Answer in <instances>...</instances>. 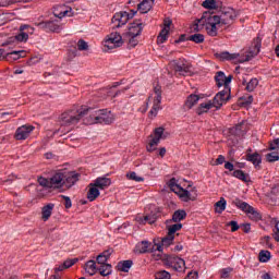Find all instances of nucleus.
<instances>
[{"instance_id":"f257e3e1","label":"nucleus","mask_w":279,"mask_h":279,"mask_svg":"<svg viewBox=\"0 0 279 279\" xmlns=\"http://www.w3.org/2000/svg\"><path fill=\"white\" fill-rule=\"evenodd\" d=\"M234 19H236V11L231 8L222 9L219 15L205 12L201 19L194 22L192 32H202L205 27L208 36H217L218 29L223 25H232Z\"/></svg>"},{"instance_id":"f03ea898","label":"nucleus","mask_w":279,"mask_h":279,"mask_svg":"<svg viewBox=\"0 0 279 279\" xmlns=\"http://www.w3.org/2000/svg\"><path fill=\"white\" fill-rule=\"evenodd\" d=\"M82 120L84 125H97L99 123V109L87 106H73L71 125H77Z\"/></svg>"},{"instance_id":"7ed1b4c3","label":"nucleus","mask_w":279,"mask_h":279,"mask_svg":"<svg viewBox=\"0 0 279 279\" xmlns=\"http://www.w3.org/2000/svg\"><path fill=\"white\" fill-rule=\"evenodd\" d=\"M260 37H256L253 41V49H250L245 57L241 53H230L228 51L217 53L216 57L219 58V60H236L239 64H243V62H250V60L256 58V56L260 53Z\"/></svg>"},{"instance_id":"20e7f679","label":"nucleus","mask_w":279,"mask_h":279,"mask_svg":"<svg viewBox=\"0 0 279 279\" xmlns=\"http://www.w3.org/2000/svg\"><path fill=\"white\" fill-rule=\"evenodd\" d=\"M69 175H71V171L58 170L50 179L39 177L37 182L44 189H61L66 180H69Z\"/></svg>"},{"instance_id":"39448f33","label":"nucleus","mask_w":279,"mask_h":279,"mask_svg":"<svg viewBox=\"0 0 279 279\" xmlns=\"http://www.w3.org/2000/svg\"><path fill=\"white\" fill-rule=\"evenodd\" d=\"M170 134L169 132H165V129L162 126H159L155 129L154 135L149 136L148 145L146 146V151L151 154V151H156V147L160 144V141H165L166 138H169Z\"/></svg>"},{"instance_id":"423d86ee","label":"nucleus","mask_w":279,"mask_h":279,"mask_svg":"<svg viewBox=\"0 0 279 279\" xmlns=\"http://www.w3.org/2000/svg\"><path fill=\"white\" fill-rule=\"evenodd\" d=\"M233 204H234V206H236V208L242 210V213H245L246 215H248V218L252 221H260V219H263V215H260V213H258V210H256V208H254L250 204L241 201V198H235L233 201Z\"/></svg>"},{"instance_id":"0eeeda50","label":"nucleus","mask_w":279,"mask_h":279,"mask_svg":"<svg viewBox=\"0 0 279 279\" xmlns=\"http://www.w3.org/2000/svg\"><path fill=\"white\" fill-rule=\"evenodd\" d=\"M102 45L105 47V51H112V49H118V47L123 45V37L117 32L110 33L102 40Z\"/></svg>"},{"instance_id":"6e6552de","label":"nucleus","mask_w":279,"mask_h":279,"mask_svg":"<svg viewBox=\"0 0 279 279\" xmlns=\"http://www.w3.org/2000/svg\"><path fill=\"white\" fill-rule=\"evenodd\" d=\"M34 35V27L29 25H21L19 34L10 38V43H27L29 36Z\"/></svg>"},{"instance_id":"1a4fd4ad","label":"nucleus","mask_w":279,"mask_h":279,"mask_svg":"<svg viewBox=\"0 0 279 279\" xmlns=\"http://www.w3.org/2000/svg\"><path fill=\"white\" fill-rule=\"evenodd\" d=\"M134 14H136V11L134 10H132V15L123 11L116 13L111 19L113 29H118V27H123V25H126L130 19H134Z\"/></svg>"},{"instance_id":"9d476101","label":"nucleus","mask_w":279,"mask_h":279,"mask_svg":"<svg viewBox=\"0 0 279 279\" xmlns=\"http://www.w3.org/2000/svg\"><path fill=\"white\" fill-rule=\"evenodd\" d=\"M163 263L167 265V267L174 269V271H184L186 265L184 259L173 255H165Z\"/></svg>"},{"instance_id":"9b49d317","label":"nucleus","mask_w":279,"mask_h":279,"mask_svg":"<svg viewBox=\"0 0 279 279\" xmlns=\"http://www.w3.org/2000/svg\"><path fill=\"white\" fill-rule=\"evenodd\" d=\"M155 98L153 108L148 113L149 119H155V117H158V110H160V104L162 101V87L160 85H156L154 87Z\"/></svg>"},{"instance_id":"f8f14e48","label":"nucleus","mask_w":279,"mask_h":279,"mask_svg":"<svg viewBox=\"0 0 279 279\" xmlns=\"http://www.w3.org/2000/svg\"><path fill=\"white\" fill-rule=\"evenodd\" d=\"M114 119H117V116L112 113V111H108V109H99L98 123H105V125H112V123H114Z\"/></svg>"},{"instance_id":"ddd939ff","label":"nucleus","mask_w":279,"mask_h":279,"mask_svg":"<svg viewBox=\"0 0 279 279\" xmlns=\"http://www.w3.org/2000/svg\"><path fill=\"white\" fill-rule=\"evenodd\" d=\"M34 126L33 125H27L24 124L20 128H17L16 132H15V140L16 141H25L26 138H29V134H32V132H34Z\"/></svg>"},{"instance_id":"4468645a","label":"nucleus","mask_w":279,"mask_h":279,"mask_svg":"<svg viewBox=\"0 0 279 279\" xmlns=\"http://www.w3.org/2000/svg\"><path fill=\"white\" fill-rule=\"evenodd\" d=\"M144 24L141 22V20H136L133 23L129 24V31L126 33V36H141L143 32Z\"/></svg>"},{"instance_id":"2eb2a0df","label":"nucleus","mask_w":279,"mask_h":279,"mask_svg":"<svg viewBox=\"0 0 279 279\" xmlns=\"http://www.w3.org/2000/svg\"><path fill=\"white\" fill-rule=\"evenodd\" d=\"M171 66L179 75H191V65L189 63H179L178 61H171Z\"/></svg>"},{"instance_id":"dca6fc26","label":"nucleus","mask_w":279,"mask_h":279,"mask_svg":"<svg viewBox=\"0 0 279 279\" xmlns=\"http://www.w3.org/2000/svg\"><path fill=\"white\" fill-rule=\"evenodd\" d=\"M215 80L218 87L223 86V88H230V82H232V75L226 76L223 72H217Z\"/></svg>"},{"instance_id":"f3484780","label":"nucleus","mask_w":279,"mask_h":279,"mask_svg":"<svg viewBox=\"0 0 279 279\" xmlns=\"http://www.w3.org/2000/svg\"><path fill=\"white\" fill-rule=\"evenodd\" d=\"M69 12H71V5H69V2L53 8V16H56V19H64Z\"/></svg>"},{"instance_id":"a211bd4d","label":"nucleus","mask_w":279,"mask_h":279,"mask_svg":"<svg viewBox=\"0 0 279 279\" xmlns=\"http://www.w3.org/2000/svg\"><path fill=\"white\" fill-rule=\"evenodd\" d=\"M229 137L228 144L229 145H236L239 143V134H241V124H236L235 126L229 129Z\"/></svg>"},{"instance_id":"6ab92c4d","label":"nucleus","mask_w":279,"mask_h":279,"mask_svg":"<svg viewBox=\"0 0 279 279\" xmlns=\"http://www.w3.org/2000/svg\"><path fill=\"white\" fill-rule=\"evenodd\" d=\"M92 184L97 186L100 191H106V189L112 184V180H110V178L99 177Z\"/></svg>"},{"instance_id":"aec40b11","label":"nucleus","mask_w":279,"mask_h":279,"mask_svg":"<svg viewBox=\"0 0 279 279\" xmlns=\"http://www.w3.org/2000/svg\"><path fill=\"white\" fill-rule=\"evenodd\" d=\"M175 239V235H171V233H168L165 238L161 239V244H156L157 252H162V247H169V245L173 244V240Z\"/></svg>"},{"instance_id":"412c9836","label":"nucleus","mask_w":279,"mask_h":279,"mask_svg":"<svg viewBox=\"0 0 279 279\" xmlns=\"http://www.w3.org/2000/svg\"><path fill=\"white\" fill-rule=\"evenodd\" d=\"M54 205L48 204L41 208V219L43 221H49V218L51 217L53 213Z\"/></svg>"},{"instance_id":"4be33fe9","label":"nucleus","mask_w":279,"mask_h":279,"mask_svg":"<svg viewBox=\"0 0 279 279\" xmlns=\"http://www.w3.org/2000/svg\"><path fill=\"white\" fill-rule=\"evenodd\" d=\"M89 190L87 192V199H89L90 202H95V199H97V197H99L100 193L97 186L94 185V183H90L88 185Z\"/></svg>"},{"instance_id":"5701e85b","label":"nucleus","mask_w":279,"mask_h":279,"mask_svg":"<svg viewBox=\"0 0 279 279\" xmlns=\"http://www.w3.org/2000/svg\"><path fill=\"white\" fill-rule=\"evenodd\" d=\"M41 26L45 27V29H49V32H58V29H60L58 20L46 21L41 23Z\"/></svg>"},{"instance_id":"b1692460","label":"nucleus","mask_w":279,"mask_h":279,"mask_svg":"<svg viewBox=\"0 0 279 279\" xmlns=\"http://www.w3.org/2000/svg\"><path fill=\"white\" fill-rule=\"evenodd\" d=\"M228 205V202L226 201L225 197H220L218 202L215 203L214 209L216 215H221L223 210H226V206Z\"/></svg>"},{"instance_id":"393cba45","label":"nucleus","mask_w":279,"mask_h":279,"mask_svg":"<svg viewBox=\"0 0 279 279\" xmlns=\"http://www.w3.org/2000/svg\"><path fill=\"white\" fill-rule=\"evenodd\" d=\"M153 5H154V2H151V0H143L137 5V10H140V12L142 14H147V12H149V10H151Z\"/></svg>"},{"instance_id":"a878e982","label":"nucleus","mask_w":279,"mask_h":279,"mask_svg":"<svg viewBox=\"0 0 279 279\" xmlns=\"http://www.w3.org/2000/svg\"><path fill=\"white\" fill-rule=\"evenodd\" d=\"M99 269V266H97V264L95 263V260H88L85 264V271L86 274H88L89 276H95L97 274Z\"/></svg>"},{"instance_id":"bb28decb","label":"nucleus","mask_w":279,"mask_h":279,"mask_svg":"<svg viewBox=\"0 0 279 279\" xmlns=\"http://www.w3.org/2000/svg\"><path fill=\"white\" fill-rule=\"evenodd\" d=\"M149 245H151L149 241H142L137 243L135 247L136 254H147V252H149Z\"/></svg>"},{"instance_id":"cd10ccee","label":"nucleus","mask_w":279,"mask_h":279,"mask_svg":"<svg viewBox=\"0 0 279 279\" xmlns=\"http://www.w3.org/2000/svg\"><path fill=\"white\" fill-rule=\"evenodd\" d=\"M246 160L248 162H252V165H254V167H258L260 165V162H263V158L260 157V155L258 153L247 154Z\"/></svg>"},{"instance_id":"c85d7f7f","label":"nucleus","mask_w":279,"mask_h":279,"mask_svg":"<svg viewBox=\"0 0 279 279\" xmlns=\"http://www.w3.org/2000/svg\"><path fill=\"white\" fill-rule=\"evenodd\" d=\"M7 60L12 62V60H20V58H25V50H17L7 53Z\"/></svg>"},{"instance_id":"c756f323","label":"nucleus","mask_w":279,"mask_h":279,"mask_svg":"<svg viewBox=\"0 0 279 279\" xmlns=\"http://www.w3.org/2000/svg\"><path fill=\"white\" fill-rule=\"evenodd\" d=\"M230 87H223V90L216 94V101L217 99H222L227 104V101H230Z\"/></svg>"},{"instance_id":"7c9ffc66","label":"nucleus","mask_w":279,"mask_h":279,"mask_svg":"<svg viewBox=\"0 0 279 279\" xmlns=\"http://www.w3.org/2000/svg\"><path fill=\"white\" fill-rule=\"evenodd\" d=\"M177 195H179V197H181L185 202H195V196H192L189 190H184L181 187V190H179Z\"/></svg>"},{"instance_id":"2f4dec72","label":"nucleus","mask_w":279,"mask_h":279,"mask_svg":"<svg viewBox=\"0 0 279 279\" xmlns=\"http://www.w3.org/2000/svg\"><path fill=\"white\" fill-rule=\"evenodd\" d=\"M198 101L199 96L191 94L185 101V108H187V110H191V108H193V106H195V104H197Z\"/></svg>"},{"instance_id":"473e14b6","label":"nucleus","mask_w":279,"mask_h":279,"mask_svg":"<svg viewBox=\"0 0 279 279\" xmlns=\"http://www.w3.org/2000/svg\"><path fill=\"white\" fill-rule=\"evenodd\" d=\"M184 219H186V211L184 209H179L172 215V221H174V223H179V221Z\"/></svg>"},{"instance_id":"72a5a7b5","label":"nucleus","mask_w":279,"mask_h":279,"mask_svg":"<svg viewBox=\"0 0 279 279\" xmlns=\"http://www.w3.org/2000/svg\"><path fill=\"white\" fill-rule=\"evenodd\" d=\"M210 108H215V106L213 105V101L203 102L199 105L196 112H197V114L201 116V114H204V112H208V110H210Z\"/></svg>"},{"instance_id":"f704fd0d","label":"nucleus","mask_w":279,"mask_h":279,"mask_svg":"<svg viewBox=\"0 0 279 279\" xmlns=\"http://www.w3.org/2000/svg\"><path fill=\"white\" fill-rule=\"evenodd\" d=\"M98 271L100 276H110L112 274V265L102 264L101 266H98Z\"/></svg>"},{"instance_id":"c9c22d12","label":"nucleus","mask_w":279,"mask_h":279,"mask_svg":"<svg viewBox=\"0 0 279 279\" xmlns=\"http://www.w3.org/2000/svg\"><path fill=\"white\" fill-rule=\"evenodd\" d=\"M132 265H134V263L128 259V260L120 262L118 264V268L120 269V271L129 272Z\"/></svg>"},{"instance_id":"e433bc0d","label":"nucleus","mask_w":279,"mask_h":279,"mask_svg":"<svg viewBox=\"0 0 279 279\" xmlns=\"http://www.w3.org/2000/svg\"><path fill=\"white\" fill-rule=\"evenodd\" d=\"M167 38H169V31H167V28H162L157 37V45L167 43Z\"/></svg>"},{"instance_id":"4c0bfd02","label":"nucleus","mask_w":279,"mask_h":279,"mask_svg":"<svg viewBox=\"0 0 279 279\" xmlns=\"http://www.w3.org/2000/svg\"><path fill=\"white\" fill-rule=\"evenodd\" d=\"M61 125L68 126V132L71 131V114L69 112L62 113L61 114Z\"/></svg>"},{"instance_id":"58836bf2","label":"nucleus","mask_w":279,"mask_h":279,"mask_svg":"<svg viewBox=\"0 0 279 279\" xmlns=\"http://www.w3.org/2000/svg\"><path fill=\"white\" fill-rule=\"evenodd\" d=\"M233 178H238V180H242V182H248L250 175L243 172V170L233 171Z\"/></svg>"},{"instance_id":"ea45409f","label":"nucleus","mask_w":279,"mask_h":279,"mask_svg":"<svg viewBox=\"0 0 279 279\" xmlns=\"http://www.w3.org/2000/svg\"><path fill=\"white\" fill-rule=\"evenodd\" d=\"M168 186H169V189H170L173 193H180V191H182V186H180V184H178V182L175 181V178H172V179L168 182Z\"/></svg>"},{"instance_id":"a19ab883","label":"nucleus","mask_w":279,"mask_h":279,"mask_svg":"<svg viewBox=\"0 0 279 279\" xmlns=\"http://www.w3.org/2000/svg\"><path fill=\"white\" fill-rule=\"evenodd\" d=\"M256 86H258V78H251L250 82L246 83L245 90H247V93H254Z\"/></svg>"},{"instance_id":"79ce46f5","label":"nucleus","mask_w":279,"mask_h":279,"mask_svg":"<svg viewBox=\"0 0 279 279\" xmlns=\"http://www.w3.org/2000/svg\"><path fill=\"white\" fill-rule=\"evenodd\" d=\"M71 267V259H66L63 262V264L54 267V274H60V271H65V269H69Z\"/></svg>"},{"instance_id":"37998d69","label":"nucleus","mask_w":279,"mask_h":279,"mask_svg":"<svg viewBox=\"0 0 279 279\" xmlns=\"http://www.w3.org/2000/svg\"><path fill=\"white\" fill-rule=\"evenodd\" d=\"M203 8H206L207 10H217L219 4H217V0H205L203 2Z\"/></svg>"},{"instance_id":"c03bdc74","label":"nucleus","mask_w":279,"mask_h":279,"mask_svg":"<svg viewBox=\"0 0 279 279\" xmlns=\"http://www.w3.org/2000/svg\"><path fill=\"white\" fill-rule=\"evenodd\" d=\"M271 259V253L269 251L259 252V263H269Z\"/></svg>"},{"instance_id":"a18cd8bd","label":"nucleus","mask_w":279,"mask_h":279,"mask_svg":"<svg viewBox=\"0 0 279 279\" xmlns=\"http://www.w3.org/2000/svg\"><path fill=\"white\" fill-rule=\"evenodd\" d=\"M128 180H133V182H145V178L138 175L136 172L126 173Z\"/></svg>"},{"instance_id":"49530a36","label":"nucleus","mask_w":279,"mask_h":279,"mask_svg":"<svg viewBox=\"0 0 279 279\" xmlns=\"http://www.w3.org/2000/svg\"><path fill=\"white\" fill-rule=\"evenodd\" d=\"M182 230V223H175L168 227V234L175 236V232Z\"/></svg>"},{"instance_id":"de8ad7c7","label":"nucleus","mask_w":279,"mask_h":279,"mask_svg":"<svg viewBox=\"0 0 279 279\" xmlns=\"http://www.w3.org/2000/svg\"><path fill=\"white\" fill-rule=\"evenodd\" d=\"M187 40H191L192 43H196V45H201V43H204V35L202 34H194L191 35Z\"/></svg>"},{"instance_id":"09e8293b","label":"nucleus","mask_w":279,"mask_h":279,"mask_svg":"<svg viewBox=\"0 0 279 279\" xmlns=\"http://www.w3.org/2000/svg\"><path fill=\"white\" fill-rule=\"evenodd\" d=\"M155 279H171V274L167 270H159L155 274Z\"/></svg>"},{"instance_id":"8fccbe9b","label":"nucleus","mask_w":279,"mask_h":279,"mask_svg":"<svg viewBox=\"0 0 279 279\" xmlns=\"http://www.w3.org/2000/svg\"><path fill=\"white\" fill-rule=\"evenodd\" d=\"M211 104L216 110H219L226 102L223 101V98H217V96H215Z\"/></svg>"},{"instance_id":"3c124183","label":"nucleus","mask_w":279,"mask_h":279,"mask_svg":"<svg viewBox=\"0 0 279 279\" xmlns=\"http://www.w3.org/2000/svg\"><path fill=\"white\" fill-rule=\"evenodd\" d=\"M77 49L78 51H88V43L84 39H80L77 41Z\"/></svg>"},{"instance_id":"603ef678","label":"nucleus","mask_w":279,"mask_h":279,"mask_svg":"<svg viewBox=\"0 0 279 279\" xmlns=\"http://www.w3.org/2000/svg\"><path fill=\"white\" fill-rule=\"evenodd\" d=\"M81 174L76 171L71 172V186L75 184V182H80Z\"/></svg>"},{"instance_id":"864d4df0","label":"nucleus","mask_w":279,"mask_h":279,"mask_svg":"<svg viewBox=\"0 0 279 279\" xmlns=\"http://www.w3.org/2000/svg\"><path fill=\"white\" fill-rule=\"evenodd\" d=\"M266 159L268 162H276L277 160H279V156L276 153H269L266 155Z\"/></svg>"},{"instance_id":"5fc2aeb1","label":"nucleus","mask_w":279,"mask_h":279,"mask_svg":"<svg viewBox=\"0 0 279 279\" xmlns=\"http://www.w3.org/2000/svg\"><path fill=\"white\" fill-rule=\"evenodd\" d=\"M138 45V39H136V36H129V47H136Z\"/></svg>"},{"instance_id":"6e6d98bb","label":"nucleus","mask_w":279,"mask_h":279,"mask_svg":"<svg viewBox=\"0 0 279 279\" xmlns=\"http://www.w3.org/2000/svg\"><path fill=\"white\" fill-rule=\"evenodd\" d=\"M220 272H221V278H230V274H232V268L231 267L225 268Z\"/></svg>"},{"instance_id":"4d7b16f0","label":"nucleus","mask_w":279,"mask_h":279,"mask_svg":"<svg viewBox=\"0 0 279 279\" xmlns=\"http://www.w3.org/2000/svg\"><path fill=\"white\" fill-rule=\"evenodd\" d=\"M270 151H274L275 149H279V138L274 140V142H270L269 146Z\"/></svg>"},{"instance_id":"13d9d810","label":"nucleus","mask_w":279,"mask_h":279,"mask_svg":"<svg viewBox=\"0 0 279 279\" xmlns=\"http://www.w3.org/2000/svg\"><path fill=\"white\" fill-rule=\"evenodd\" d=\"M96 260H97V264L99 265V267L101 265H106V263H108V259L105 256H102L101 254L97 256Z\"/></svg>"},{"instance_id":"bf43d9fd","label":"nucleus","mask_w":279,"mask_h":279,"mask_svg":"<svg viewBox=\"0 0 279 279\" xmlns=\"http://www.w3.org/2000/svg\"><path fill=\"white\" fill-rule=\"evenodd\" d=\"M171 23H173L171 21V19H169V17L165 19V21H163V29H167L169 32L171 29Z\"/></svg>"},{"instance_id":"052dcab7","label":"nucleus","mask_w":279,"mask_h":279,"mask_svg":"<svg viewBox=\"0 0 279 279\" xmlns=\"http://www.w3.org/2000/svg\"><path fill=\"white\" fill-rule=\"evenodd\" d=\"M228 226H231V232H236V230H239V222L232 220L228 223Z\"/></svg>"},{"instance_id":"680f3d73","label":"nucleus","mask_w":279,"mask_h":279,"mask_svg":"<svg viewBox=\"0 0 279 279\" xmlns=\"http://www.w3.org/2000/svg\"><path fill=\"white\" fill-rule=\"evenodd\" d=\"M275 241H277V243H279V228H278V225L275 226V231H274V234H272Z\"/></svg>"},{"instance_id":"e2e57ef3","label":"nucleus","mask_w":279,"mask_h":279,"mask_svg":"<svg viewBox=\"0 0 279 279\" xmlns=\"http://www.w3.org/2000/svg\"><path fill=\"white\" fill-rule=\"evenodd\" d=\"M226 162V157L223 155H219L218 158L216 159L215 165H223Z\"/></svg>"},{"instance_id":"0e129e2a","label":"nucleus","mask_w":279,"mask_h":279,"mask_svg":"<svg viewBox=\"0 0 279 279\" xmlns=\"http://www.w3.org/2000/svg\"><path fill=\"white\" fill-rule=\"evenodd\" d=\"M242 228H243V232H245V234L250 233V231L252 230V226L250 223L242 225Z\"/></svg>"},{"instance_id":"69168bd1","label":"nucleus","mask_w":279,"mask_h":279,"mask_svg":"<svg viewBox=\"0 0 279 279\" xmlns=\"http://www.w3.org/2000/svg\"><path fill=\"white\" fill-rule=\"evenodd\" d=\"M65 201V208H71V198L69 196H61Z\"/></svg>"},{"instance_id":"338daca9","label":"nucleus","mask_w":279,"mask_h":279,"mask_svg":"<svg viewBox=\"0 0 279 279\" xmlns=\"http://www.w3.org/2000/svg\"><path fill=\"white\" fill-rule=\"evenodd\" d=\"M149 223L151 225V223H156V220L158 219V215H156V214H150L149 215Z\"/></svg>"},{"instance_id":"774afa93","label":"nucleus","mask_w":279,"mask_h":279,"mask_svg":"<svg viewBox=\"0 0 279 279\" xmlns=\"http://www.w3.org/2000/svg\"><path fill=\"white\" fill-rule=\"evenodd\" d=\"M184 279H197V272H189Z\"/></svg>"}]
</instances>
